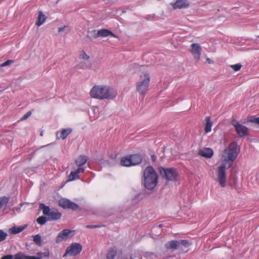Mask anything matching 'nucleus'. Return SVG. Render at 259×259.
Returning a JSON list of instances; mask_svg holds the SVG:
<instances>
[{"mask_svg":"<svg viewBox=\"0 0 259 259\" xmlns=\"http://www.w3.org/2000/svg\"><path fill=\"white\" fill-rule=\"evenodd\" d=\"M239 152L236 142H233L223 151L220 161L221 165L218 167L217 179L220 186L224 187L226 185V170L231 166Z\"/></svg>","mask_w":259,"mask_h":259,"instance_id":"f257e3e1","label":"nucleus"},{"mask_svg":"<svg viewBox=\"0 0 259 259\" xmlns=\"http://www.w3.org/2000/svg\"><path fill=\"white\" fill-rule=\"evenodd\" d=\"M92 98L103 100H113L117 96L116 91L113 88L107 85H97L94 86L90 92Z\"/></svg>","mask_w":259,"mask_h":259,"instance_id":"f03ea898","label":"nucleus"},{"mask_svg":"<svg viewBox=\"0 0 259 259\" xmlns=\"http://www.w3.org/2000/svg\"><path fill=\"white\" fill-rule=\"evenodd\" d=\"M151 76L150 73L146 71H142L136 83V90L140 95H145L149 91L150 84Z\"/></svg>","mask_w":259,"mask_h":259,"instance_id":"7ed1b4c3","label":"nucleus"},{"mask_svg":"<svg viewBox=\"0 0 259 259\" xmlns=\"http://www.w3.org/2000/svg\"><path fill=\"white\" fill-rule=\"evenodd\" d=\"M144 178V185L147 189L152 190L157 185L158 176L152 167L148 166L145 169Z\"/></svg>","mask_w":259,"mask_h":259,"instance_id":"20e7f679","label":"nucleus"},{"mask_svg":"<svg viewBox=\"0 0 259 259\" xmlns=\"http://www.w3.org/2000/svg\"><path fill=\"white\" fill-rule=\"evenodd\" d=\"M39 208L42 210L44 214L48 217V220L54 221L59 219L61 217V214L57 210L50 209L48 206H46L44 204H40Z\"/></svg>","mask_w":259,"mask_h":259,"instance_id":"39448f33","label":"nucleus"},{"mask_svg":"<svg viewBox=\"0 0 259 259\" xmlns=\"http://www.w3.org/2000/svg\"><path fill=\"white\" fill-rule=\"evenodd\" d=\"M160 173L162 177L167 180L176 181L179 179V174L177 170L173 168H163L160 169Z\"/></svg>","mask_w":259,"mask_h":259,"instance_id":"423d86ee","label":"nucleus"},{"mask_svg":"<svg viewBox=\"0 0 259 259\" xmlns=\"http://www.w3.org/2000/svg\"><path fill=\"white\" fill-rule=\"evenodd\" d=\"M82 250V246L78 243H73L66 248L63 257L75 256L80 253Z\"/></svg>","mask_w":259,"mask_h":259,"instance_id":"0eeeda50","label":"nucleus"},{"mask_svg":"<svg viewBox=\"0 0 259 259\" xmlns=\"http://www.w3.org/2000/svg\"><path fill=\"white\" fill-rule=\"evenodd\" d=\"M75 231L69 229H64L59 232L56 237V242L60 243L63 241L67 240L69 238L74 236Z\"/></svg>","mask_w":259,"mask_h":259,"instance_id":"6e6552de","label":"nucleus"},{"mask_svg":"<svg viewBox=\"0 0 259 259\" xmlns=\"http://www.w3.org/2000/svg\"><path fill=\"white\" fill-rule=\"evenodd\" d=\"M232 124L235 128V130L240 137L245 136L248 134V130L247 127L237 120L235 119L232 120Z\"/></svg>","mask_w":259,"mask_h":259,"instance_id":"1a4fd4ad","label":"nucleus"},{"mask_svg":"<svg viewBox=\"0 0 259 259\" xmlns=\"http://www.w3.org/2000/svg\"><path fill=\"white\" fill-rule=\"evenodd\" d=\"M190 52L196 62L200 60L202 48L199 44L193 43L191 44L190 48Z\"/></svg>","mask_w":259,"mask_h":259,"instance_id":"9d476101","label":"nucleus"},{"mask_svg":"<svg viewBox=\"0 0 259 259\" xmlns=\"http://www.w3.org/2000/svg\"><path fill=\"white\" fill-rule=\"evenodd\" d=\"M59 203L60 206L64 208H69L74 210L78 208L76 204L67 199L62 198L59 200Z\"/></svg>","mask_w":259,"mask_h":259,"instance_id":"9b49d317","label":"nucleus"},{"mask_svg":"<svg viewBox=\"0 0 259 259\" xmlns=\"http://www.w3.org/2000/svg\"><path fill=\"white\" fill-rule=\"evenodd\" d=\"M75 67L77 69L90 70L92 68V64L91 61L79 60Z\"/></svg>","mask_w":259,"mask_h":259,"instance_id":"f8f14e48","label":"nucleus"},{"mask_svg":"<svg viewBox=\"0 0 259 259\" xmlns=\"http://www.w3.org/2000/svg\"><path fill=\"white\" fill-rule=\"evenodd\" d=\"M171 5L174 9L187 8L189 6V2L187 0H176Z\"/></svg>","mask_w":259,"mask_h":259,"instance_id":"ddd939ff","label":"nucleus"},{"mask_svg":"<svg viewBox=\"0 0 259 259\" xmlns=\"http://www.w3.org/2000/svg\"><path fill=\"white\" fill-rule=\"evenodd\" d=\"M213 150L209 148H203L199 151V154L201 156L209 158L213 155Z\"/></svg>","mask_w":259,"mask_h":259,"instance_id":"4468645a","label":"nucleus"},{"mask_svg":"<svg viewBox=\"0 0 259 259\" xmlns=\"http://www.w3.org/2000/svg\"><path fill=\"white\" fill-rule=\"evenodd\" d=\"M72 132L71 128H66L61 130L60 132H58L56 134L57 139H65Z\"/></svg>","mask_w":259,"mask_h":259,"instance_id":"2eb2a0df","label":"nucleus"},{"mask_svg":"<svg viewBox=\"0 0 259 259\" xmlns=\"http://www.w3.org/2000/svg\"><path fill=\"white\" fill-rule=\"evenodd\" d=\"M98 34L99 35V37H106L111 35L112 37L119 38L118 36L115 35L111 31L106 29L99 30Z\"/></svg>","mask_w":259,"mask_h":259,"instance_id":"dca6fc26","label":"nucleus"},{"mask_svg":"<svg viewBox=\"0 0 259 259\" xmlns=\"http://www.w3.org/2000/svg\"><path fill=\"white\" fill-rule=\"evenodd\" d=\"M84 170V168L82 167H78L76 170L74 171H71L69 176V181H71L79 179L78 174L80 172H83Z\"/></svg>","mask_w":259,"mask_h":259,"instance_id":"f3484780","label":"nucleus"},{"mask_svg":"<svg viewBox=\"0 0 259 259\" xmlns=\"http://www.w3.org/2000/svg\"><path fill=\"white\" fill-rule=\"evenodd\" d=\"M180 245V242L177 240H171L167 242L165 244V246L167 249H177Z\"/></svg>","mask_w":259,"mask_h":259,"instance_id":"a211bd4d","label":"nucleus"},{"mask_svg":"<svg viewBox=\"0 0 259 259\" xmlns=\"http://www.w3.org/2000/svg\"><path fill=\"white\" fill-rule=\"evenodd\" d=\"M132 165L139 164L142 161V157L138 154H134L129 156Z\"/></svg>","mask_w":259,"mask_h":259,"instance_id":"6ab92c4d","label":"nucleus"},{"mask_svg":"<svg viewBox=\"0 0 259 259\" xmlns=\"http://www.w3.org/2000/svg\"><path fill=\"white\" fill-rule=\"evenodd\" d=\"M26 226H14L10 228L9 230V232L12 234H15L19 233L24 230Z\"/></svg>","mask_w":259,"mask_h":259,"instance_id":"aec40b11","label":"nucleus"},{"mask_svg":"<svg viewBox=\"0 0 259 259\" xmlns=\"http://www.w3.org/2000/svg\"><path fill=\"white\" fill-rule=\"evenodd\" d=\"M46 19L47 17L42 12H39L37 20L36 23V25L40 26L46 21Z\"/></svg>","mask_w":259,"mask_h":259,"instance_id":"412c9836","label":"nucleus"},{"mask_svg":"<svg viewBox=\"0 0 259 259\" xmlns=\"http://www.w3.org/2000/svg\"><path fill=\"white\" fill-rule=\"evenodd\" d=\"M87 161V157L84 156H79L75 161L76 164L81 167L82 165L84 164Z\"/></svg>","mask_w":259,"mask_h":259,"instance_id":"4be33fe9","label":"nucleus"},{"mask_svg":"<svg viewBox=\"0 0 259 259\" xmlns=\"http://www.w3.org/2000/svg\"><path fill=\"white\" fill-rule=\"evenodd\" d=\"M117 254V250L115 248H110L106 255L107 259H114Z\"/></svg>","mask_w":259,"mask_h":259,"instance_id":"5701e85b","label":"nucleus"},{"mask_svg":"<svg viewBox=\"0 0 259 259\" xmlns=\"http://www.w3.org/2000/svg\"><path fill=\"white\" fill-rule=\"evenodd\" d=\"M78 59L79 60L90 61V56L83 50H82L79 53Z\"/></svg>","mask_w":259,"mask_h":259,"instance_id":"b1692460","label":"nucleus"},{"mask_svg":"<svg viewBox=\"0 0 259 259\" xmlns=\"http://www.w3.org/2000/svg\"><path fill=\"white\" fill-rule=\"evenodd\" d=\"M206 123L205 126V133H208L210 132L211 130L212 127V123L210 121V119L209 117H207L205 119Z\"/></svg>","mask_w":259,"mask_h":259,"instance_id":"393cba45","label":"nucleus"},{"mask_svg":"<svg viewBox=\"0 0 259 259\" xmlns=\"http://www.w3.org/2000/svg\"><path fill=\"white\" fill-rule=\"evenodd\" d=\"M121 164L125 166H130L132 164L129 156H126L122 158L120 161Z\"/></svg>","mask_w":259,"mask_h":259,"instance_id":"a878e982","label":"nucleus"},{"mask_svg":"<svg viewBox=\"0 0 259 259\" xmlns=\"http://www.w3.org/2000/svg\"><path fill=\"white\" fill-rule=\"evenodd\" d=\"M98 30H92L89 32L87 35V37L90 38V40H92V38H96L99 37V35L98 34Z\"/></svg>","mask_w":259,"mask_h":259,"instance_id":"bb28decb","label":"nucleus"},{"mask_svg":"<svg viewBox=\"0 0 259 259\" xmlns=\"http://www.w3.org/2000/svg\"><path fill=\"white\" fill-rule=\"evenodd\" d=\"M9 199L7 197H0V209L3 207L6 206L8 203Z\"/></svg>","mask_w":259,"mask_h":259,"instance_id":"cd10ccee","label":"nucleus"},{"mask_svg":"<svg viewBox=\"0 0 259 259\" xmlns=\"http://www.w3.org/2000/svg\"><path fill=\"white\" fill-rule=\"evenodd\" d=\"M34 242L38 245H41V236L39 234L33 236Z\"/></svg>","mask_w":259,"mask_h":259,"instance_id":"c85d7f7f","label":"nucleus"},{"mask_svg":"<svg viewBox=\"0 0 259 259\" xmlns=\"http://www.w3.org/2000/svg\"><path fill=\"white\" fill-rule=\"evenodd\" d=\"M26 255L19 252L14 255L13 259H26Z\"/></svg>","mask_w":259,"mask_h":259,"instance_id":"c756f323","label":"nucleus"},{"mask_svg":"<svg viewBox=\"0 0 259 259\" xmlns=\"http://www.w3.org/2000/svg\"><path fill=\"white\" fill-rule=\"evenodd\" d=\"M47 221V219L46 217H40L37 219V222L38 224L40 225H44L45 224Z\"/></svg>","mask_w":259,"mask_h":259,"instance_id":"7c9ffc66","label":"nucleus"},{"mask_svg":"<svg viewBox=\"0 0 259 259\" xmlns=\"http://www.w3.org/2000/svg\"><path fill=\"white\" fill-rule=\"evenodd\" d=\"M241 67L242 65L240 64H236L235 65H230V67H231L235 71L240 70Z\"/></svg>","mask_w":259,"mask_h":259,"instance_id":"2f4dec72","label":"nucleus"},{"mask_svg":"<svg viewBox=\"0 0 259 259\" xmlns=\"http://www.w3.org/2000/svg\"><path fill=\"white\" fill-rule=\"evenodd\" d=\"M144 255L146 257L149 258H153L156 257L155 253L151 252H145Z\"/></svg>","mask_w":259,"mask_h":259,"instance_id":"473e14b6","label":"nucleus"},{"mask_svg":"<svg viewBox=\"0 0 259 259\" xmlns=\"http://www.w3.org/2000/svg\"><path fill=\"white\" fill-rule=\"evenodd\" d=\"M7 236V234L2 230H0V242L4 240L6 237Z\"/></svg>","mask_w":259,"mask_h":259,"instance_id":"72a5a7b5","label":"nucleus"},{"mask_svg":"<svg viewBox=\"0 0 259 259\" xmlns=\"http://www.w3.org/2000/svg\"><path fill=\"white\" fill-rule=\"evenodd\" d=\"M257 120V117H254L253 116L248 117L247 118V121L250 122L256 123Z\"/></svg>","mask_w":259,"mask_h":259,"instance_id":"f704fd0d","label":"nucleus"},{"mask_svg":"<svg viewBox=\"0 0 259 259\" xmlns=\"http://www.w3.org/2000/svg\"><path fill=\"white\" fill-rule=\"evenodd\" d=\"M180 243V244H181L182 245H183L184 246H185L186 247H188L190 245L189 242H188L187 241L185 240H182Z\"/></svg>","mask_w":259,"mask_h":259,"instance_id":"c9c22d12","label":"nucleus"},{"mask_svg":"<svg viewBox=\"0 0 259 259\" xmlns=\"http://www.w3.org/2000/svg\"><path fill=\"white\" fill-rule=\"evenodd\" d=\"M31 114V112L30 111L27 112L25 115H24L21 118V120H24L26 119L28 117H29Z\"/></svg>","mask_w":259,"mask_h":259,"instance_id":"e433bc0d","label":"nucleus"},{"mask_svg":"<svg viewBox=\"0 0 259 259\" xmlns=\"http://www.w3.org/2000/svg\"><path fill=\"white\" fill-rule=\"evenodd\" d=\"M12 62H13V61H12V60H8L6 62L2 63L1 65V67H3L8 66V65L11 64Z\"/></svg>","mask_w":259,"mask_h":259,"instance_id":"4c0bfd02","label":"nucleus"},{"mask_svg":"<svg viewBox=\"0 0 259 259\" xmlns=\"http://www.w3.org/2000/svg\"><path fill=\"white\" fill-rule=\"evenodd\" d=\"M14 256L13 255L10 254V255H7L3 256L1 259H13Z\"/></svg>","mask_w":259,"mask_h":259,"instance_id":"58836bf2","label":"nucleus"},{"mask_svg":"<svg viewBox=\"0 0 259 259\" xmlns=\"http://www.w3.org/2000/svg\"><path fill=\"white\" fill-rule=\"evenodd\" d=\"M100 227V226L99 225H87L86 228H97Z\"/></svg>","mask_w":259,"mask_h":259,"instance_id":"ea45409f","label":"nucleus"},{"mask_svg":"<svg viewBox=\"0 0 259 259\" xmlns=\"http://www.w3.org/2000/svg\"><path fill=\"white\" fill-rule=\"evenodd\" d=\"M26 259H40L39 257L34 256H26Z\"/></svg>","mask_w":259,"mask_h":259,"instance_id":"a19ab883","label":"nucleus"},{"mask_svg":"<svg viewBox=\"0 0 259 259\" xmlns=\"http://www.w3.org/2000/svg\"><path fill=\"white\" fill-rule=\"evenodd\" d=\"M66 27L65 26H64L63 27H61L59 28L58 31L59 32H64L66 29Z\"/></svg>","mask_w":259,"mask_h":259,"instance_id":"79ce46f5","label":"nucleus"},{"mask_svg":"<svg viewBox=\"0 0 259 259\" xmlns=\"http://www.w3.org/2000/svg\"><path fill=\"white\" fill-rule=\"evenodd\" d=\"M93 110L94 112H98L99 111V108L97 107H94Z\"/></svg>","mask_w":259,"mask_h":259,"instance_id":"37998d69","label":"nucleus"},{"mask_svg":"<svg viewBox=\"0 0 259 259\" xmlns=\"http://www.w3.org/2000/svg\"><path fill=\"white\" fill-rule=\"evenodd\" d=\"M154 17H155V15H153L152 16L151 18H149L148 19H150V20H153V19H154Z\"/></svg>","mask_w":259,"mask_h":259,"instance_id":"c03bdc74","label":"nucleus"},{"mask_svg":"<svg viewBox=\"0 0 259 259\" xmlns=\"http://www.w3.org/2000/svg\"><path fill=\"white\" fill-rule=\"evenodd\" d=\"M207 61L209 63H211V61L210 59L209 58H207Z\"/></svg>","mask_w":259,"mask_h":259,"instance_id":"a18cd8bd","label":"nucleus"},{"mask_svg":"<svg viewBox=\"0 0 259 259\" xmlns=\"http://www.w3.org/2000/svg\"><path fill=\"white\" fill-rule=\"evenodd\" d=\"M256 123L259 124V117H257V120Z\"/></svg>","mask_w":259,"mask_h":259,"instance_id":"49530a36","label":"nucleus"},{"mask_svg":"<svg viewBox=\"0 0 259 259\" xmlns=\"http://www.w3.org/2000/svg\"><path fill=\"white\" fill-rule=\"evenodd\" d=\"M152 158L153 160H155V157L153 156H152Z\"/></svg>","mask_w":259,"mask_h":259,"instance_id":"de8ad7c7","label":"nucleus"},{"mask_svg":"<svg viewBox=\"0 0 259 259\" xmlns=\"http://www.w3.org/2000/svg\"><path fill=\"white\" fill-rule=\"evenodd\" d=\"M40 135H41V136H42V133L40 134Z\"/></svg>","mask_w":259,"mask_h":259,"instance_id":"09e8293b","label":"nucleus"}]
</instances>
